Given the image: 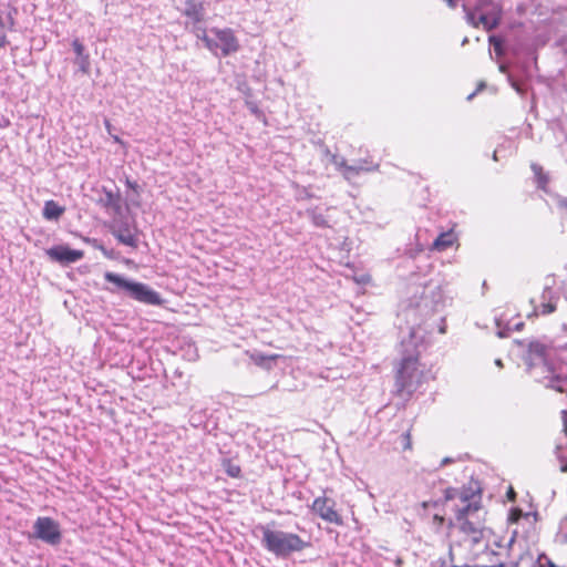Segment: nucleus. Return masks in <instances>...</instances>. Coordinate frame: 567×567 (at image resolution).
<instances>
[{
	"instance_id": "obj_1",
	"label": "nucleus",
	"mask_w": 567,
	"mask_h": 567,
	"mask_svg": "<svg viewBox=\"0 0 567 567\" xmlns=\"http://www.w3.org/2000/svg\"><path fill=\"white\" fill-rule=\"evenodd\" d=\"M414 333L411 332L409 340H403L402 359L395 372V394L403 400H409L412 394L424 383L425 372L419 362V351L413 342Z\"/></svg>"
},
{
	"instance_id": "obj_2",
	"label": "nucleus",
	"mask_w": 567,
	"mask_h": 567,
	"mask_svg": "<svg viewBox=\"0 0 567 567\" xmlns=\"http://www.w3.org/2000/svg\"><path fill=\"white\" fill-rule=\"evenodd\" d=\"M480 495L472 494V502L460 506L455 511L454 520L450 527L457 530L461 540L470 546H477L487 538L488 529L485 525V511L481 506Z\"/></svg>"
},
{
	"instance_id": "obj_3",
	"label": "nucleus",
	"mask_w": 567,
	"mask_h": 567,
	"mask_svg": "<svg viewBox=\"0 0 567 567\" xmlns=\"http://www.w3.org/2000/svg\"><path fill=\"white\" fill-rule=\"evenodd\" d=\"M262 545L268 551L278 557H288L292 553L302 551L311 544L297 534L265 527L262 528Z\"/></svg>"
},
{
	"instance_id": "obj_4",
	"label": "nucleus",
	"mask_w": 567,
	"mask_h": 567,
	"mask_svg": "<svg viewBox=\"0 0 567 567\" xmlns=\"http://www.w3.org/2000/svg\"><path fill=\"white\" fill-rule=\"evenodd\" d=\"M104 278L118 288L126 290L133 299L140 302L153 306H159L163 302L158 292L142 282H131L120 275L110 271L105 272Z\"/></svg>"
},
{
	"instance_id": "obj_5",
	"label": "nucleus",
	"mask_w": 567,
	"mask_h": 567,
	"mask_svg": "<svg viewBox=\"0 0 567 567\" xmlns=\"http://www.w3.org/2000/svg\"><path fill=\"white\" fill-rule=\"evenodd\" d=\"M442 298L440 286L429 282L414 288V295L410 299V307L419 309L421 312L429 315L435 311L436 305Z\"/></svg>"
},
{
	"instance_id": "obj_6",
	"label": "nucleus",
	"mask_w": 567,
	"mask_h": 567,
	"mask_svg": "<svg viewBox=\"0 0 567 567\" xmlns=\"http://www.w3.org/2000/svg\"><path fill=\"white\" fill-rule=\"evenodd\" d=\"M212 32L216 37V41L204 34L202 40L205 43V47L215 52L217 49L221 51L223 56H228L233 53H236L240 49L239 40L236 37L234 30L230 28H213Z\"/></svg>"
},
{
	"instance_id": "obj_7",
	"label": "nucleus",
	"mask_w": 567,
	"mask_h": 567,
	"mask_svg": "<svg viewBox=\"0 0 567 567\" xmlns=\"http://www.w3.org/2000/svg\"><path fill=\"white\" fill-rule=\"evenodd\" d=\"M35 536L51 545L61 542L59 524L51 517H39L34 523Z\"/></svg>"
},
{
	"instance_id": "obj_8",
	"label": "nucleus",
	"mask_w": 567,
	"mask_h": 567,
	"mask_svg": "<svg viewBox=\"0 0 567 567\" xmlns=\"http://www.w3.org/2000/svg\"><path fill=\"white\" fill-rule=\"evenodd\" d=\"M311 509L324 522L342 525V518L336 509V502L333 499L326 496L317 497L311 505Z\"/></svg>"
},
{
	"instance_id": "obj_9",
	"label": "nucleus",
	"mask_w": 567,
	"mask_h": 567,
	"mask_svg": "<svg viewBox=\"0 0 567 567\" xmlns=\"http://www.w3.org/2000/svg\"><path fill=\"white\" fill-rule=\"evenodd\" d=\"M112 235L123 245L132 248L138 246V231L135 226H131L126 223L111 226Z\"/></svg>"
},
{
	"instance_id": "obj_10",
	"label": "nucleus",
	"mask_w": 567,
	"mask_h": 567,
	"mask_svg": "<svg viewBox=\"0 0 567 567\" xmlns=\"http://www.w3.org/2000/svg\"><path fill=\"white\" fill-rule=\"evenodd\" d=\"M47 255L50 259L61 264H72L83 258L84 251L78 249H71L64 245L53 246L47 250Z\"/></svg>"
},
{
	"instance_id": "obj_11",
	"label": "nucleus",
	"mask_w": 567,
	"mask_h": 567,
	"mask_svg": "<svg viewBox=\"0 0 567 567\" xmlns=\"http://www.w3.org/2000/svg\"><path fill=\"white\" fill-rule=\"evenodd\" d=\"M464 10L466 12V20L471 25L477 28L480 24H482L486 31L495 29L499 24L502 19L497 17V12L492 14L476 16V12H473L472 9H467L465 6Z\"/></svg>"
},
{
	"instance_id": "obj_12",
	"label": "nucleus",
	"mask_w": 567,
	"mask_h": 567,
	"mask_svg": "<svg viewBox=\"0 0 567 567\" xmlns=\"http://www.w3.org/2000/svg\"><path fill=\"white\" fill-rule=\"evenodd\" d=\"M183 16L187 18L188 23L196 25L205 21V6L204 2L197 0H186L184 3Z\"/></svg>"
},
{
	"instance_id": "obj_13",
	"label": "nucleus",
	"mask_w": 567,
	"mask_h": 567,
	"mask_svg": "<svg viewBox=\"0 0 567 567\" xmlns=\"http://www.w3.org/2000/svg\"><path fill=\"white\" fill-rule=\"evenodd\" d=\"M548 372L549 374L545 377L546 386L560 393L567 392V365H560L558 372L548 368Z\"/></svg>"
},
{
	"instance_id": "obj_14",
	"label": "nucleus",
	"mask_w": 567,
	"mask_h": 567,
	"mask_svg": "<svg viewBox=\"0 0 567 567\" xmlns=\"http://www.w3.org/2000/svg\"><path fill=\"white\" fill-rule=\"evenodd\" d=\"M547 347L538 341H533L528 346L527 363L529 367L546 363Z\"/></svg>"
},
{
	"instance_id": "obj_15",
	"label": "nucleus",
	"mask_w": 567,
	"mask_h": 567,
	"mask_svg": "<svg viewBox=\"0 0 567 567\" xmlns=\"http://www.w3.org/2000/svg\"><path fill=\"white\" fill-rule=\"evenodd\" d=\"M65 212V207L59 205L55 200L50 199L44 203L43 218L47 220H58Z\"/></svg>"
},
{
	"instance_id": "obj_16",
	"label": "nucleus",
	"mask_w": 567,
	"mask_h": 567,
	"mask_svg": "<svg viewBox=\"0 0 567 567\" xmlns=\"http://www.w3.org/2000/svg\"><path fill=\"white\" fill-rule=\"evenodd\" d=\"M472 11L476 12V16L497 12V17L502 18V8L493 0H477L476 6Z\"/></svg>"
},
{
	"instance_id": "obj_17",
	"label": "nucleus",
	"mask_w": 567,
	"mask_h": 567,
	"mask_svg": "<svg viewBox=\"0 0 567 567\" xmlns=\"http://www.w3.org/2000/svg\"><path fill=\"white\" fill-rule=\"evenodd\" d=\"M72 47L78 56V63L80 64L81 71L83 73H87L90 60H89V54L85 53L84 45L78 39H75L72 42Z\"/></svg>"
},
{
	"instance_id": "obj_18",
	"label": "nucleus",
	"mask_w": 567,
	"mask_h": 567,
	"mask_svg": "<svg viewBox=\"0 0 567 567\" xmlns=\"http://www.w3.org/2000/svg\"><path fill=\"white\" fill-rule=\"evenodd\" d=\"M454 243V236L452 233H442L433 241V249L443 251L451 247Z\"/></svg>"
},
{
	"instance_id": "obj_19",
	"label": "nucleus",
	"mask_w": 567,
	"mask_h": 567,
	"mask_svg": "<svg viewBox=\"0 0 567 567\" xmlns=\"http://www.w3.org/2000/svg\"><path fill=\"white\" fill-rule=\"evenodd\" d=\"M221 465L229 477L240 478L243 476L241 466L234 463L231 458H224Z\"/></svg>"
},
{
	"instance_id": "obj_20",
	"label": "nucleus",
	"mask_w": 567,
	"mask_h": 567,
	"mask_svg": "<svg viewBox=\"0 0 567 567\" xmlns=\"http://www.w3.org/2000/svg\"><path fill=\"white\" fill-rule=\"evenodd\" d=\"M372 287H374V285L369 274H363L359 278L357 277V296L359 293H365L368 288Z\"/></svg>"
},
{
	"instance_id": "obj_21",
	"label": "nucleus",
	"mask_w": 567,
	"mask_h": 567,
	"mask_svg": "<svg viewBox=\"0 0 567 567\" xmlns=\"http://www.w3.org/2000/svg\"><path fill=\"white\" fill-rule=\"evenodd\" d=\"M458 497L462 502V505H465L470 502H472V495L470 496L467 493H464V492H458L457 489L455 488H447L446 492H445V498L449 501V499H454Z\"/></svg>"
},
{
	"instance_id": "obj_22",
	"label": "nucleus",
	"mask_w": 567,
	"mask_h": 567,
	"mask_svg": "<svg viewBox=\"0 0 567 567\" xmlns=\"http://www.w3.org/2000/svg\"><path fill=\"white\" fill-rule=\"evenodd\" d=\"M279 354H262V353H251L249 354L250 360L259 367H265L266 361H275L279 358Z\"/></svg>"
},
{
	"instance_id": "obj_23",
	"label": "nucleus",
	"mask_w": 567,
	"mask_h": 567,
	"mask_svg": "<svg viewBox=\"0 0 567 567\" xmlns=\"http://www.w3.org/2000/svg\"><path fill=\"white\" fill-rule=\"evenodd\" d=\"M532 169L537 177V182L542 188H545L548 183V177L543 173V168L537 164H532Z\"/></svg>"
},
{
	"instance_id": "obj_24",
	"label": "nucleus",
	"mask_w": 567,
	"mask_h": 567,
	"mask_svg": "<svg viewBox=\"0 0 567 567\" xmlns=\"http://www.w3.org/2000/svg\"><path fill=\"white\" fill-rule=\"evenodd\" d=\"M400 439H401L402 450L411 451L412 450V440H411V429L410 427L401 434Z\"/></svg>"
},
{
	"instance_id": "obj_25",
	"label": "nucleus",
	"mask_w": 567,
	"mask_h": 567,
	"mask_svg": "<svg viewBox=\"0 0 567 567\" xmlns=\"http://www.w3.org/2000/svg\"><path fill=\"white\" fill-rule=\"evenodd\" d=\"M489 43L493 45L495 53L501 56L504 54L503 51V40L496 35H491L488 38Z\"/></svg>"
},
{
	"instance_id": "obj_26",
	"label": "nucleus",
	"mask_w": 567,
	"mask_h": 567,
	"mask_svg": "<svg viewBox=\"0 0 567 567\" xmlns=\"http://www.w3.org/2000/svg\"><path fill=\"white\" fill-rule=\"evenodd\" d=\"M556 310V303L549 301V302H543L539 306V311L542 315H549Z\"/></svg>"
},
{
	"instance_id": "obj_27",
	"label": "nucleus",
	"mask_w": 567,
	"mask_h": 567,
	"mask_svg": "<svg viewBox=\"0 0 567 567\" xmlns=\"http://www.w3.org/2000/svg\"><path fill=\"white\" fill-rule=\"evenodd\" d=\"M126 185L127 187H130L131 189H133L134 192H138V185L135 183V182H132L130 181L128 178L126 179Z\"/></svg>"
},
{
	"instance_id": "obj_28",
	"label": "nucleus",
	"mask_w": 567,
	"mask_h": 567,
	"mask_svg": "<svg viewBox=\"0 0 567 567\" xmlns=\"http://www.w3.org/2000/svg\"><path fill=\"white\" fill-rule=\"evenodd\" d=\"M434 522L437 523L439 525H442L444 523V517L443 516H440V515H434L433 517Z\"/></svg>"
},
{
	"instance_id": "obj_29",
	"label": "nucleus",
	"mask_w": 567,
	"mask_h": 567,
	"mask_svg": "<svg viewBox=\"0 0 567 567\" xmlns=\"http://www.w3.org/2000/svg\"><path fill=\"white\" fill-rule=\"evenodd\" d=\"M559 207L567 210V198H564L559 202Z\"/></svg>"
},
{
	"instance_id": "obj_30",
	"label": "nucleus",
	"mask_w": 567,
	"mask_h": 567,
	"mask_svg": "<svg viewBox=\"0 0 567 567\" xmlns=\"http://www.w3.org/2000/svg\"><path fill=\"white\" fill-rule=\"evenodd\" d=\"M451 8H455L457 6V0H445Z\"/></svg>"
},
{
	"instance_id": "obj_31",
	"label": "nucleus",
	"mask_w": 567,
	"mask_h": 567,
	"mask_svg": "<svg viewBox=\"0 0 567 567\" xmlns=\"http://www.w3.org/2000/svg\"><path fill=\"white\" fill-rule=\"evenodd\" d=\"M497 336H498L499 338H505V337H507V336H508V333H507L505 330H498Z\"/></svg>"
},
{
	"instance_id": "obj_32",
	"label": "nucleus",
	"mask_w": 567,
	"mask_h": 567,
	"mask_svg": "<svg viewBox=\"0 0 567 567\" xmlns=\"http://www.w3.org/2000/svg\"><path fill=\"white\" fill-rule=\"evenodd\" d=\"M561 420H563V423H566V421H567V411L566 410L561 411Z\"/></svg>"
},
{
	"instance_id": "obj_33",
	"label": "nucleus",
	"mask_w": 567,
	"mask_h": 567,
	"mask_svg": "<svg viewBox=\"0 0 567 567\" xmlns=\"http://www.w3.org/2000/svg\"><path fill=\"white\" fill-rule=\"evenodd\" d=\"M113 140H114L115 143H118V144H122V145L124 144V142L117 135H114Z\"/></svg>"
},
{
	"instance_id": "obj_34",
	"label": "nucleus",
	"mask_w": 567,
	"mask_h": 567,
	"mask_svg": "<svg viewBox=\"0 0 567 567\" xmlns=\"http://www.w3.org/2000/svg\"><path fill=\"white\" fill-rule=\"evenodd\" d=\"M371 167L369 166H365V165H360V166H357V171L358 169H364V171H369Z\"/></svg>"
},
{
	"instance_id": "obj_35",
	"label": "nucleus",
	"mask_w": 567,
	"mask_h": 567,
	"mask_svg": "<svg viewBox=\"0 0 567 567\" xmlns=\"http://www.w3.org/2000/svg\"><path fill=\"white\" fill-rule=\"evenodd\" d=\"M451 462H452V460H451V458L445 457V458H443V460H442V465L449 464V463H451Z\"/></svg>"
},
{
	"instance_id": "obj_36",
	"label": "nucleus",
	"mask_w": 567,
	"mask_h": 567,
	"mask_svg": "<svg viewBox=\"0 0 567 567\" xmlns=\"http://www.w3.org/2000/svg\"><path fill=\"white\" fill-rule=\"evenodd\" d=\"M111 126H112V125H111L110 121H107V120H106V121H105V127H106V130H107L109 132L111 131Z\"/></svg>"
},
{
	"instance_id": "obj_37",
	"label": "nucleus",
	"mask_w": 567,
	"mask_h": 567,
	"mask_svg": "<svg viewBox=\"0 0 567 567\" xmlns=\"http://www.w3.org/2000/svg\"><path fill=\"white\" fill-rule=\"evenodd\" d=\"M508 497H509L511 499H513V497H514V491H513L512 488H511V489H509V492H508Z\"/></svg>"
},
{
	"instance_id": "obj_38",
	"label": "nucleus",
	"mask_w": 567,
	"mask_h": 567,
	"mask_svg": "<svg viewBox=\"0 0 567 567\" xmlns=\"http://www.w3.org/2000/svg\"><path fill=\"white\" fill-rule=\"evenodd\" d=\"M495 364H496V365H498V367H502V365H503L502 360H501V359H497V360L495 361Z\"/></svg>"
},
{
	"instance_id": "obj_39",
	"label": "nucleus",
	"mask_w": 567,
	"mask_h": 567,
	"mask_svg": "<svg viewBox=\"0 0 567 567\" xmlns=\"http://www.w3.org/2000/svg\"><path fill=\"white\" fill-rule=\"evenodd\" d=\"M523 327V322L516 324V330H519Z\"/></svg>"
},
{
	"instance_id": "obj_40",
	"label": "nucleus",
	"mask_w": 567,
	"mask_h": 567,
	"mask_svg": "<svg viewBox=\"0 0 567 567\" xmlns=\"http://www.w3.org/2000/svg\"><path fill=\"white\" fill-rule=\"evenodd\" d=\"M474 95H475V92H474V93H472V94H470V95L467 96V100H472Z\"/></svg>"
},
{
	"instance_id": "obj_41",
	"label": "nucleus",
	"mask_w": 567,
	"mask_h": 567,
	"mask_svg": "<svg viewBox=\"0 0 567 567\" xmlns=\"http://www.w3.org/2000/svg\"><path fill=\"white\" fill-rule=\"evenodd\" d=\"M493 158H494L495 161H497V152H496V151H495V152H494V154H493Z\"/></svg>"
},
{
	"instance_id": "obj_42",
	"label": "nucleus",
	"mask_w": 567,
	"mask_h": 567,
	"mask_svg": "<svg viewBox=\"0 0 567 567\" xmlns=\"http://www.w3.org/2000/svg\"><path fill=\"white\" fill-rule=\"evenodd\" d=\"M564 431L567 434V421H566V423H564Z\"/></svg>"
},
{
	"instance_id": "obj_43",
	"label": "nucleus",
	"mask_w": 567,
	"mask_h": 567,
	"mask_svg": "<svg viewBox=\"0 0 567 567\" xmlns=\"http://www.w3.org/2000/svg\"><path fill=\"white\" fill-rule=\"evenodd\" d=\"M561 471L567 472V465H564V466L561 467Z\"/></svg>"
}]
</instances>
